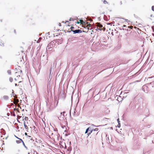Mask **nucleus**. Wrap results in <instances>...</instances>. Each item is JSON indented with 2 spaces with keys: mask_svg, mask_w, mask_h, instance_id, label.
Returning <instances> with one entry per match:
<instances>
[{
  "mask_svg": "<svg viewBox=\"0 0 154 154\" xmlns=\"http://www.w3.org/2000/svg\"><path fill=\"white\" fill-rule=\"evenodd\" d=\"M33 154H38V153L35 151H34Z\"/></svg>",
  "mask_w": 154,
  "mask_h": 154,
  "instance_id": "32",
  "label": "nucleus"
},
{
  "mask_svg": "<svg viewBox=\"0 0 154 154\" xmlns=\"http://www.w3.org/2000/svg\"><path fill=\"white\" fill-rule=\"evenodd\" d=\"M59 26H61V23H59Z\"/></svg>",
  "mask_w": 154,
  "mask_h": 154,
  "instance_id": "44",
  "label": "nucleus"
},
{
  "mask_svg": "<svg viewBox=\"0 0 154 154\" xmlns=\"http://www.w3.org/2000/svg\"><path fill=\"white\" fill-rule=\"evenodd\" d=\"M71 31L73 32L74 34L80 33L82 32V31L81 29H79L76 30L71 29Z\"/></svg>",
  "mask_w": 154,
  "mask_h": 154,
  "instance_id": "2",
  "label": "nucleus"
},
{
  "mask_svg": "<svg viewBox=\"0 0 154 154\" xmlns=\"http://www.w3.org/2000/svg\"><path fill=\"white\" fill-rule=\"evenodd\" d=\"M20 140H21L22 142L23 143V145L26 148H27L25 146V144L23 142V140L21 139H20Z\"/></svg>",
  "mask_w": 154,
  "mask_h": 154,
  "instance_id": "17",
  "label": "nucleus"
},
{
  "mask_svg": "<svg viewBox=\"0 0 154 154\" xmlns=\"http://www.w3.org/2000/svg\"><path fill=\"white\" fill-rule=\"evenodd\" d=\"M86 23L88 27H91V25L89 22H86Z\"/></svg>",
  "mask_w": 154,
  "mask_h": 154,
  "instance_id": "15",
  "label": "nucleus"
},
{
  "mask_svg": "<svg viewBox=\"0 0 154 154\" xmlns=\"http://www.w3.org/2000/svg\"><path fill=\"white\" fill-rule=\"evenodd\" d=\"M15 136V137L17 138L18 139H19L20 140V139H21L20 138H18V137H17L16 136H15V135H14Z\"/></svg>",
  "mask_w": 154,
  "mask_h": 154,
  "instance_id": "36",
  "label": "nucleus"
},
{
  "mask_svg": "<svg viewBox=\"0 0 154 154\" xmlns=\"http://www.w3.org/2000/svg\"><path fill=\"white\" fill-rule=\"evenodd\" d=\"M103 14H104V12H103L102 13Z\"/></svg>",
  "mask_w": 154,
  "mask_h": 154,
  "instance_id": "61",
  "label": "nucleus"
},
{
  "mask_svg": "<svg viewBox=\"0 0 154 154\" xmlns=\"http://www.w3.org/2000/svg\"><path fill=\"white\" fill-rule=\"evenodd\" d=\"M150 16H151V17H152V15H150Z\"/></svg>",
  "mask_w": 154,
  "mask_h": 154,
  "instance_id": "63",
  "label": "nucleus"
},
{
  "mask_svg": "<svg viewBox=\"0 0 154 154\" xmlns=\"http://www.w3.org/2000/svg\"><path fill=\"white\" fill-rule=\"evenodd\" d=\"M152 10L154 11V6H152Z\"/></svg>",
  "mask_w": 154,
  "mask_h": 154,
  "instance_id": "33",
  "label": "nucleus"
},
{
  "mask_svg": "<svg viewBox=\"0 0 154 154\" xmlns=\"http://www.w3.org/2000/svg\"><path fill=\"white\" fill-rule=\"evenodd\" d=\"M16 101L17 103H18L19 102V100H17Z\"/></svg>",
  "mask_w": 154,
  "mask_h": 154,
  "instance_id": "43",
  "label": "nucleus"
},
{
  "mask_svg": "<svg viewBox=\"0 0 154 154\" xmlns=\"http://www.w3.org/2000/svg\"><path fill=\"white\" fill-rule=\"evenodd\" d=\"M90 128H88L86 129L85 133V134H86V133H88V132L89 131H90ZM90 129H91V128H90Z\"/></svg>",
  "mask_w": 154,
  "mask_h": 154,
  "instance_id": "14",
  "label": "nucleus"
},
{
  "mask_svg": "<svg viewBox=\"0 0 154 154\" xmlns=\"http://www.w3.org/2000/svg\"><path fill=\"white\" fill-rule=\"evenodd\" d=\"M33 130H34L35 131H37V128H36L35 127V126H33Z\"/></svg>",
  "mask_w": 154,
  "mask_h": 154,
  "instance_id": "22",
  "label": "nucleus"
},
{
  "mask_svg": "<svg viewBox=\"0 0 154 154\" xmlns=\"http://www.w3.org/2000/svg\"><path fill=\"white\" fill-rule=\"evenodd\" d=\"M117 122H118V123H120V122L119 121V119H117Z\"/></svg>",
  "mask_w": 154,
  "mask_h": 154,
  "instance_id": "35",
  "label": "nucleus"
},
{
  "mask_svg": "<svg viewBox=\"0 0 154 154\" xmlns=\"http://www.w3.org/2000/svg\"><path fill=\"white\" fill-rule=\"evenodd\" d=\"M15 86H17L18 85H17V84H15Z\"/></svg>",
  "mask_w": 154,
  "mask_h": 154,
  "instance_id": "47",
  "label": "nucleus"
},
{
  "mask_svg": "<svg viewBox=\"0 0 154 154\" xmlns=\"http://www.w3.org/2000/svg\"><path fill=\"white\" fill-rule=\"evenodd\" d=\"M42 38V37H39V45H40V41L41 40Z\"/></svg>",
  "mask_w": 154,
  "mask_h": 154,
  "instance_id": "28",
  "label": "nucleus"
},
{
  "mask_svg": "<svg viewBox=\"0 0 154 154\" xmlns=\"http://www.w3.org/2000/svg\"><path fill=\"white\" fill-rule=\"evenodd\" d=\"M20 53L21 54H20V52L19 51H17L16 53V56H19V57L20 58L21 57V58H24V56L25 55V53H23V50H21L20 51Z\"/></svg>",
  "mask_w": 154,
  "mask_h": 154,
  "instance_id": "1",
  "label": "nucleus"
},
{
  "mask_svg": "<svg viewBox=\"0 0 154 154\" xmlns=\"http://www.w3.org/2000/svg\"><path fill=\"white\" fill-rule=\"evenodd\" d=\"M106 137L107 139L109 140H109H112V138L111 135L109 136V135H106Z\"/></svg>",
  "mask_w": 154,
  "mask_h": 154,
  "instance_id": "10",
  "label": "nucleus"
},
{
  "mask_svg": "<svg viewBox=\"0 0 154 154\" xmlns=\"http://www.w3.org/2000/svg\"><path fill=\"white\" fill-rule=\"evenodd\" d=\"M28 119V117H25L24 118V120L25 121H27Z\"/></svg>",
  "mask_w": 154,
  "mask_h": 154,
  "instance_id": "30",
  "label": "nucleus"
},
{
  "mask_svg": "<svg viewBox=\"0 0 154 154\" xmlns=\"http://www.w3.org/2000/svg\"><path fill=\"white\" fill-rule=\"evenodd\" d=\"M124 20H125V22H128L129 21H130L128 20L127 19H124V18H122Z\"/></svg>",
  "mask_w": 154,
  "mask_h": 154,
  "instance_id": "27",
  "label": "nucleus"
},
{
  "mask_svg": "<svg viewBox=\"0 0 154 154\" xmlns=\"http://www.w3.org/2000/svg\"><path fill=\"white\" fill-rule=\"evenodd\" d=\"M24 125L25 128H26V129L27 130H28V127L25 124V122H24Z\"/></svg>",
  "mask_w": 154,
  "mask_h": 154,
  "instance_id": "12",
  "label": "nucleus"
},
{
  "mask_svg": "<svg viewBox=\"0 0 154 154\" xmlns=\"http://www.w3.org/2000/svg\"><path fill=\"white\" fill-rule=\"evenodd\" d=\"M22 59L23 60V61L25 60L23 58H22Z\"/></svg>",
  "mask_w": 154,
  "mask_h": 154,
  "instance_id": "60",
  "label": "nucleus"
},
{
  "mask_svg": "<svg viewBox=\"0 0 154 154\" xmlns=\"http://www.w3.org/2000/svg\"><path fill=\"white\" fill-rule=\"evenodd\" d=\"M98 130V128H96L95 129L92 130L90 129V132L88 134V136L89 135H90L91 133H92L93 131H97Z\"/></svg>",
  "mask_w": 154,
  "mask_h": 154,
  "instance_id": "5",
  "label": "nucleus"
},
{
  "mask_svg": "<svg viewBox=\"0 0 154 154\" xmlns=\"http://www.w3.org/2000/svg\"><path fill=\"white\" fill-rule=\"evenodd\" d=\"M97 27L101 28L103 27V26L100 23H97Z\"/></svg>",
  "mask_w": 154,
  "mask_h": 154,
  "instance_id": "8",
  "label": "nucleus"
},
{
  "mask_svg": "<svg viewBox=\"0 0 154 154\" xmlns=\"http://www.w3.org/2000/svg\"><path fill=\"white\" fill-rule=\"evenodd\" d=\"M12 95L15 98H16L17 97V96L16 95H15L14 93V92H13V91L12 92Z\"/></svg>",
  "mask_w": 154,
  "mask_h": 154,
  "instance_id": "16",
  "label": "nucleus"
},
{
  "mask_svg": "<svg viewBox=\"0 0 154 154\" xmlns=\"http://www.w3.org/2000/svg\"><path fill=\"white\" fill-rule=\"evenodd\" d=\"M81 22H83V23H85V22L84 21H81L80 20H79V21H77V22H76V23L77 24H79L80 23H81Z\"/></svg>",
  "mask_w": 154,
  "mask_h": 154,
  "instance_id": "13",
  "label": "nucleus"
},
{
  "mask_svg": "<svg viewBox=\"0 0 154 154\" xmlns=\"http://www.w3.org/2000/svg\"><path fill=\"white\" fill-rule=\"evenodd\" d=\"M22 72V71L20 70V74H21V73Z\"/></svg>",
  "mask_w": 154,
  "mask_h": 154,
  "instance_id": "49",
  "label": "nucleus"
},
{
  "mask_svg": "<svg viewBox=\"0 0 154 154\" xmlns=\"http://www.w3.org/2000/svg\"><path fill=\"white\" fill-rule=\"evenodd\" d=\"M126 26L125 25H124L122 26L123 27H126Z\"/></svg>",
  "mask_w": 154,
  "mask_h": 154,
  "instance_id": "39",
  "label": "nucleus"
},
{
  "mask_svg": "<svg viewBox=\"0 0 154 154\" xmlns=\"http://www.w3.org/2000/svg\"><path fill=\"white\" fill-rule=\"evenodd\" d=\"M120 127V123H118V127L119 128V127Z\"/></svg>",
  "mask_w": 154,
  "mask_h": 154,
  "instance_id": "34",
  "label": "nucleus"
},
{
  "mask_svg": "<svg viewBox=\"0 0 154 154\" xmlns=\"http://www.w3.org/2000/svg\"><path fill=\"white\" fill-rule=\"evenodd\" d=\"M122 29H123V30H126V29H125V28H122L121 29V30H122Z\"/></svg>",
  "mask_w": 154,
  "mask_h": 154,
  "instance_id": "40",
  "label": "nucleus"
},
{
  "mask_svg": "<svg viewBox=\"0 0 154 154\" xmlns=\"http://www.w3.org/2000/svg\"><path fill=\"white\" fill-rule=\"evenodd\" d=\"M53 46L52 45V46H51V45L50 44H49L47 46V47L46 48V50H48V49H50L52 48H53Z\"/></svg>",
  "mask_w": 154,
  "mask_h": 154,
  "instance_id": "9",
  "label": "nucleus"
},
{
  "mask_svg": "<svg viewBox=\"0 0 154 154\" xmlns=\"http://www.w3.org/2000/svg\"><path fill=\"white\" fill-rule=\"evenodd\" d=\"M71 20H72V18H70V19H69V21H71Z\"/></svg>",
  "mask_w": 154,
  "mask_h": 154,
  "instance_id": "42",
  "label": "nucleus"
},
{
  "mask_svg": "<svg viewBox=\"0 0 154 154\" xmlns=\"http://www.w3.org/2000/svg\"><path fill=\"white\" fill-rule=\"evenodd\" d=\"M54 41H52V42H51L49 43L51 45V46H52V44L54 43Z\"/></svg>",
  "mask_w": 154,
  "mask_h": 154,
  "instance_id": "29",
  "label": "nucleus"
},
{
  "mask_svg": "<svg viewBox=\"0 0 154 154\" xmlns=\"http://www.w3.org/2000/svg\"><path fill=\"white\" fill-rule=\"evenodd\" d=\"M1 132L2 133V134L3 135H5L6 134L5 131L3 128L1 129Z\"/></svg>",
  "mask_w": 154,
  "mask_h": 154,
  "instance_id": "11",
  "label": "nucleus"
},
{
  "mask_svg": "<svg viewBox=\"0 0 154 154\" xmlns=\"http://www.w3.org/2000/svg\"><path fill=\"white\" fill-rule=\"evenodd\" d=\"M103 3L104 4H108V2L106 0H104Z\"/></svg>",
  "mask_w": 154,
  "mask_h": 154,
  "instance_id": "25",
  "label": "nucleus"
},
{
  "mask_svg": "<svg viewBox=\"0 0 154 154\" xmlns=\"http://www.w3.org/2000/svg\"><path fill=\"white\" fill-rule=\"evenodd\" d=\"M74 27L73 26H71V27L70 28V29H74Z\"/></svg>",
  "mask_w": 154,
  "mask_h": 154,
  "instance_id": "37",
  "label": "nucleus"
},
{
  "mask_svg": "<svg viewBox=\"0 0 154 154\" xmlns=\"http://www.w3.org/2000/svg\"><path fill=\"white\" fill-rule=\"evenodd\" d=\"M41 35V33H39V35Z\"/></svg>",
  "mask_w": 154,
  "mask_h": 154,
  "instance_id": "56",
  "label": "nucleus"
},
{
  "mask_svg": "<svg viewBox=\"0 0 154 154\" xmlns=\"http://www.w3.org/2000/svg\"><path fill=\"white\" fill-rule=\"evenodd\" d=\"M42 141L41 140L39 139V147L41 148H43L44 146L43 145V143H41V144H39L40 143H42Z\"/></svg>",
  "mask_w": 154,
  "mask_h": 154,
  "instance_id": "6",
  "label": "nucleus"
},
{
  "mask_svg": "<svg viewBox=\"0 0 154 154\" xmlns=\"http://www.w3.org/2000/svg\"><path fill=\"white\" fill-rule=\"evenodd\" d=\"M27 136H28V137H31V136H28V135H27Z\"/></svg>",
  "mask_w": 154,
  "mask_h": 154,
  "instance_id": "53",
  "label": "nucleus"
},
{
  "mask_svg": "<svg viewBox=\"0 0 154 154\" xmlns=\"http://www.w3.org/2000/svg\"><path fill=\"white\" fill-rule=\"evenodd\" d=\"M10 115V113H7V115L8 116H9V115Z\"/></svg>",
  "mask_w": 154,
  "mask_h": 154,
  "instance_id": "38",
  "label": "nucleus"
},
{
  "mask_svg": "<svg viewBox=\"0 0 154 154\" xmlns=\"http://www.w3.org/2000/svg\"><path fill=\"white\" fill-rule=\"evenodd\" d=\"M14 33L16 32V30H14Z\"/></svg>",
  "mask_w": 154,
  "mask_h": 154,
  "instance_id": "58",
  "label": "nucleus"
},
{
  "mask_svg": "<svg viewBox=\"0 0 154 154\" xmlns=\"http://www.w3.org/2000/svg\"><path fill=\"white\" fill-rule=\"evenodd\" d=\"M127 31H128L129 30H128V29H126V30Z\"/></svg>",
  "mask_w": 154,
  "mask_h": 154,
  "instance_id": "54",
  "label": "nucleus"
},
{
  "mask_svg": "<svg viewBox=\"0 0 154 154\" xmlns=\"http://www.w3.org/2000/svg\"><path fill=\"white\" fill-rule=\"evenodd\" d=\"M11 115H12L13 116H16V115H15L14 112H13L12 113H11Z\"/></svg>",
  "mask_w": 154,
  "mask_h": 154,
  "instance_id": "21",
  "label": "nucleus"
},
{
  "mask_svg": "<svg viewBox=\"0 0 154 154\" xmlns=\"http://www.w3.org/2000/svg\"><path fill=\"white\" fill-rule=\"evenodd\" d=\"M75 20H78V18L77 17H76Z\"/></svg>",
  "mask_w": 154,
  "mask_h": 154,
  "instance_id": "50",
  "label": "nucleus"
},
{
  "mask_svg": "<svg viewBox=\"0 0 154 154\" xmlns=\"http://www.w3.org/2000/svg\"><path fill=\"white\" fill-rule=\"evenodd\" d=\"M54 41L55 42L57 43L58 44H60L63 41L61 39H57L54 40Z\"/></svg>",
  "mask_w": 154,
  "mask_h": 154,
  "instance_id": "4",
  "label": "nucleus"
},
{
  "mask_svg": "<svg viewBox=\"0 0 154 154\" xmlns=\"http://www.w3.org/2000/svg\"><path fill=\"white\" fill-rule=\"evenodd\" d=\"M13 81V78H12V77H10L9 78V81L11 82H12V81Z\"/></svg>",
  "mask_w": 154,
  "mask_h": 154,
  "instance_id": "23",
  "label": "nucleus"
},
{
  "mask_svg": "<svg viewBox=\"0 0 154 154\" xmlns=\"http://www.w3.org/2000/svg\"><path fill=\"white\" fill-rule=\"evenodd\" d=\"M25 60H26V58H25Z\"/></svg>",
  "mask_w": 154,
  "mask_h": 154,
  "instance_id": "62",
  "label": "nucleus"
},
{
  "mask_svg": "<svg viewBox=\"0 0 154 154\" xmlns=\"http://www.w3.org/2000/svg\"><path fill=\"white\" fill-rule=\"evenodd\" d=\"M28 154H30L29 152Z\"/></svg>",
  "mask_w": 154,
  "mask_h": 154,
  "instance_id": "64",
  "label": "nucleus"
},
{
  "mask_svg": "<svg viewBox=\"0 0 154 154\" xmlns=\"http://www.w3.org/2000/svg\"><path fill=\"white\" fill-rule=\"evenodd\" d=\"M45 57L46 56H47L46 54H45H45H42L41 56V57H45Z\"/></svg>",
  "mask_w": 154,
  "mask_h": 154,
  "instance_id": "26",
  "label": "nucleus"
},
{
  "mask_svg": "<svg viewBox=\"0 0 154 154\" xmlns=\"http://www.w3.org/2000/svg\"><path fill=\"white\" fill-rule=\"evenodd\" d=\"M34 42H32V43H34L35 42V41H36V43H38V40H37V41H36V40H34Z\"/></svg>",
  "mask_w": 154,
  "mask_h": 154,
  "instance_id": "31",
  "label": "nucleus"
},
{
  "mask_svg": "<svg viewBox=\"0 0 154 154\" xmlns=\"http://www.w3.org/2000/svg\"><path fill=\"white\" fill-rule=\"evenodd\" d=\"M120 4L121 5L122 4V1H121V2H120Z\"/></svg>",
  "mask_w": 154,
  "mask_h": 154,
  "instance_id": "48",
  "label": "nucleus"
},
{
  "mask_svg": "<svg viewBox=\"0 0 154 154\" xmlns=\"http://www.w3.org/2000/svg\"><path fill=\"white\" fill-rule=\"evenodd\" d=\"M65 112H63V116H64V113H65Z\"/></svg>",
  "mask_w": 154,
  "mask_h": 154,
  "instance_id": "45",
  "label": "nucleus"
},
{
  "mask_svg": "<svg viewBox=\"0 0 154 154\" xmlns=\"http://www.w3.org/2000/svg\"><path fill=\"white\" fill-rule=\"evenodd\" d=\"M16 142L17 143H20L22 142L20 140H16Z\"/></svg>",
  "mask_w": 154,
  "mask_h": 154,
  "instance_id": "20",
  "label": "nucleus"
},
{
  "mask_svg": "<svg viewBox=\"0 0 154 154\" xmlns=\"http://www.w3.org/2000/svg\"><path fill=\"white\" fill-rule=\"evenodd\" d=\"M7 73L8 74L11 75V71L10 70H8L7 71Z\"/></svg>",
  "mask_w": 154,
  "mask_h": 154,
  "instance_id": "19",
  "label": "nucleus"
},
{
  "mask_svg": "<svg viewBox=\"0 0 154 154\" xmlns=\"http://www.w3.org/2000/svg\"><path fill=\"white\" fill-rule=\"evenodd\" d=\"M47 107L48 108V111H51L52 109V107L51 106V104L49 103H46Z\"/></svg>",
  "mask_w": 154,
  "mask_h": 154,
  "instance_id": "3",
  "label": "nucleus"
},
{
  "mask_svg": "<svg viewBox=\"0 0 154 154\" xmlns=\"http://www.w3.org/2000/svg\"><path fill=\"white\" fill-rule=\"evenodd\" d=\"M69 22V21H68V20H67V21H66V22H65V23H66V22Z\"/></svg>",
  "mask_w": 154,
  "mask_h": 154,
  "instance_id": "51",
  "label": "nucleus"
},
{
  "mask_svg": "<svg viewBox=\"0 0 154 154\" xmlns=\"http://www.w3.org/2000/svg\"><path fill=\"white\" fill-rule=\"evenodd\" d=\"M118 32L117 31L116 32V33H118Z\"/></svg>",
  "mask_w": 154,
  "mask_h": 154,
  "instance_id": "59",
  "label": "nucleus"
},
{
  "mask_svg": "<svg viewBox=\"0 0 154 154\" xmlns=\"http://www.w3.org/2000/svg\"><path fill=\"white\" fill-rule=\"evenodd\" d=\"M25 135L26 136H27V134L26 132H25Z\"/></svg>",
  "mask_w": 154,
  "mask_h": 154,
  "instance_id": "41",
  "label": "nucleus"
},
{
  "mask_svg": "<svg viewBox=\"0 0 154 154\" xmlns=\"http://www.w3.org/2000/svg\"><path fill=\"white\" fill-rule=\"evenodd\" d=\"M0 45L2 46H4V43L3 42H1V43H0Z\"/></svg>",
  "mask_w": 154,
  "mask_h": 154,
  "instance_id": "24",
  "label": "nucleus"
},
{
  "mask_svg": "<svg viewBox=\"0 0 154 154\" xmlns=\"http://www.w3.org/2000/svg\"><path fill=\"white\" fill-rule=\"evenodd\" d=\"M64 31L65 32H70L71 31V30H65Z\"/></svg>",
  "mask_w": 154,
  "mask_h": 154,
  "instance_id": "18",
  "label": "nucleus"
},
{
  "mask_svg": "<svg viewBox=\"0 0 154 154\" xmlns=\"http://www.w3.org/2000/svg\"><path fill=\"white\" fill-rule=\"evenodd\" d=\"M3 98L5 100H7L9 99V97L7 95H4L3 96Z\"/></svg>",
  "mask_w": 154,
  "mask_h": 154,
  "instance_id": "7",
  "label": "nucleus"
},
{
  "mask_svg": "<svg viewBox=\"0 0 154 154\" xmlns=\"http://www.w3.org/2000/svg\"><path fill=\"white\" fill-rule=\"evenodd\" d=\"M15 71H17V68H15Z\"/></svg>",
  "mask_w": 154,
  "mask_h": 154,
  "instance_id": "52",
  "label": "nucleus"
},
{
  "mask_svg": "<svg viewBox=\"0 0 154 154\" xmlns=\"http://www.w3.org/2000/svg\"><path fill=\"white\" fill-rule=\"evenodd\" d=\"M62 112H61L60 113V115H61L62 114Z\"/></svg>",
  "mask_w": 154,
  "mask_h": 154,
  "instance_id": "57",
  "label": "nucleus"
},
{
  "mask_svg": "<svg viewBox=\"0 0 154 154\" xmlns=\"http://www.w3.org/2000/svg\"><path fill=\"white\" fill-rule=\"evenodd\" d=\"M20 48H21V49H23V48L22 47H20Z\"/></svg>",
  "mask_w": 154,
  "mask_h": 154,
  "instance_id": "55",
  "label": "nucleus"
},
{
  "mask_svg": "<svg viewBox=\"0 0 154 154\" xmlns=\"http://www.w3.org/2000/svg\"><path fill=\"white\" fill-rule=\"evenodd\" d=\"M17 72H15V75H17Z\"/></svg>",
  "mask_w": 154,
  "mask_h": 154,
  "instance_id": "46",
  "label": "nucleus"
}]
</instances>
